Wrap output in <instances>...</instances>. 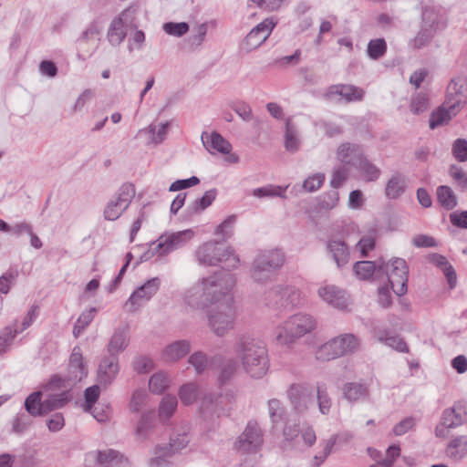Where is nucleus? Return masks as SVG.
Wrapping results in <instances>:
<instances>
[{"label": "nucleus", "mask_w": 467, "mask_h": 467, "mask_svg": "<svg viewBox=\"0 0 467 467\" xmlns=\"http://www.w3.org/2000/svg\"><path fill=\"white\" fill-rule=\"evenodd\" d=\"M127 36L126 24L120 16L114 17L109 24L107 38L112 47H119Z\"/></svg>", "instance_id": "nucleus-27"}, {"label": "nucleus", "mask_w": 467, "mask_h": 467, "mask_svg": "<svg viewBox=\"0 0 467 467\" xmlns=\"http://www.w3.org/2000/svg\"><path fill=\"white\" fill-rule=\"evenodd\" d=\"M67 375L62 377L59 374H53L45 385V389L47 390H59L61 389H70L76 385L75 382L67 381Z\"/></svg>", "instance_id": "nucleus-53"}, {"label": "nucleus", "mask_w": 467, "mask_h": 467, "mask_svg": "<svg viewBox=\"0 0 467 467\" xmlns=\"http://www.w3.org/2000/svg\"><path fill=\"white\" fill-rule=\"evenodd\" d=\"M364 156L363 150L358 144L346 142L342 143L337 149V158L339 161L354 167H358Z\"/></svg>", "instance_id": "nucleus-22"}, {"label": "nucleus", "mask_w": 467, "mask_h": 467, "mask_svg": "<svg viewBox=\"0 0 467 467\" xmlns=\"http://www.w3.org/2000/svg\"><path fill=\"white\" fill-rule=\"evenodd\" d=\"M436 33L434 29L421 26L416 36L410 41V45L414 48L420 49L431 42Z\"/></svg>", "instance_id": "nucleus-50"}, {"label": "nucleus", "mask_w": 467, "mask_h": 467, "mask_svg": "<svg viewBox=\"0 0 467 467\" xmlns=\"http://www.w3.org/2000/svg\"><path fill=\"white\" fill-rule=\"evenodd\" d=\"M190 350L191 343L189 340H177L165 348L162 353V358L166 361H177L185 357Z\"/></svg>", "instance_id": "nucleus-28"}, {"label": "nucleus", "mask_w": 467, "mask_h": 467, "mask_svg": "<svg viewBox=\"0 0 467 467\" xmlns=\"http://www.w3.org/2000/svg\"><path fill=\"white\" fill-rule=\"evenodd\" d=\"M129 344L130 337L128 329L119 327L114 330L109 343L106 345L104 353L119 358V354L128 348Z\"/></svg>", "instance_id": "nucleus-20"}, {"label": "nucleus", "mask_w": 467, "mask_h": 467, "mask_svg": "<svg viewBox=\"0 0 467 467\" xmlns=\"http://www.w3.org/2000/svg\"><path fill=\"white\" fill-rule=\"evenodd\" d=\"M337 439L336 436H331L322 451V452L316 454L313 458V462L311 467H319L331 453L334 445L336 444Z\"/></svg>", "instance_id": "nucleus-60"}, {"label": "nucleus", "mask_w": 467, "mask_h": 467, "mask_svg": "<svg viewBox=\"0 0 467 467\" xmlns=\"http://www.w3.org/2000/svg\"><path fill=\"white\" fill-rule=\"evenodd\" d=\"M284 254L278 249L260 253L252 265L253 279L256 282L268 280L284 265Z\"/></svg>", "instance_id": "nucleus-5"}, {"label": "nucleus", "mask_w": 467, "mask_h": 467, "mask_svg": "<svg viewBox=\"0 0 467 467\" xmlns=\"http://www.w3.org/2000/svg\"><path fill=\"white\" fill-rule=\"evenodd\" d=\"M337 347L342 350V356L353 353L358 347V339L353 334H344L336 337Z\"/></svg>", "instance_id": "nucleus-46"}, {"label": "nucleus", "mask_w": 467, "mask_h": 467, "mask_svg": "<svg viewBox=\"0 0 467 467\" xmlns=\"http://www.w3.org/2000/svg\"><path fill=\"white\" fill-rule=\"evenodd\" d=\"M276 24L277 21L273 17L263 20L246 35L243 40L242 47L246 52L258 48L269 37Z\"/></svg>", "instance_id": "nucleus-11"}, {"label": "nucleus", "mask_w": 467, "mask_h": 467, "mask_svg": "<svg viewBox=\"0 0 467 467\" xmlns=\"http://www.w3.org/2000/svg\"><path fill=\"white\" fill-rule=\"evenodd\" d=\"M162 28L166 34L181 37L189 31V24L186 22H167L163 24Z\"/></svg>", "instance_id": "nucleus-58"}, {"label": "nucleus", "mask_w": 467, "mask_h": 467, "mask_svg": "<svg viewBox=\"0 0 467 467\" xmlns=\"http://www.w3.org/2000/svg\"><path fill=\"white\" fill-rule=\"evenodd\" d=\"M218 191L215 188L210 189L204 194L194 200L188 207L189 214H197L208 208L216 199Z\"/></svg>", "instance_id": "nucleus-36"}, {"label": "nucleus", "mask_w": 467, "mask_h": 467, "mask_svg": "<svg viewBox=\"0 0 467 467\" xmlns=\"http://www.w3.org/2000/svg\"><path fill=\"white\" fill-rule=\"evenodd\" d=\"M453 157L460 162L467 161V140L457 139L454 140L451 149Z\"/></svg>", "instance_id": "nucleus-62"}, {"label": "nucleus", "mask_w": 467, "mask_h": 467, "mask_svg": "<svg viewBox=\"0 0 467 467\" xmlns=\"http://www.w3.org/2000/svg\"><path fill=\"white\" fill-rule=\"evenodd\" d=\"M439 204L446 211H451L458 205V199L450 186L440 185L436 189Z\"/></svg>", "instance_id": "nucleus-33"}, {"label": "nucleus", "mask_w": 467, "mask_h": 467, "mask_svg": "<svg viewBox=\"0 0 467 467\" xmlns=\"http://www.w3.org/2000/svg\"><path fill=\"white\" fill-rule=\"evenodd\" d=\"M384 270L381 275H387L392 291L398 296H404L408 291L409 266L403 258L395 257L388 263L382 262Z\"/></svg>", "instance_id": "nucleus-7"}, {"label": "nucleus", "mask_w": 467, "mask_h": 467, "mask_svg": "<svg viewBox=\"0 0 467 467\" xmlns=\"http://www.w3.org/2000/svg\"><path fill=\"white\" fill-rule=\"evenodd\" d=\"M386 454V458H384L382 461H378V463L371 464L369 467H392L395 461L400 455V445L392 444L389 446Z\"/></svg>", "instance_id": "nucleus-55"}, {"label": "nucleus", "mask_w": 467, "mask_h": 467, "mask_svg": "<svg viewBox=\"0 0 467 467\" xmlns=\"http://www.w3.org/2000/svg\"><path fill=\"white\" fill-rule=\"evenodd\" d=\"M387 52V43L384 38L371 39L368 43L367 55L370 59L378 60Z\"/></svg>", "instance_id": "nucleus-45"}, {"label": "nucleus", "mask_w": 467, "mask_h": 467, "mask_svg": "<svg viewBox=\"0 0 467 467\" xmlns=\"http://www.w3.org/2000/svg\"><path fill=\"white\" fill-rule=\"evenodd\" d=\"M99 384L92 385L84 391L83 409L86 412H91L94 405L98 401L100 394Z\"/></svg>", "instance_id": "nucleus-52"}, {"label": "nucleus", "mask_w": 467, "mask_h": 467, "mask_svg": "<svg viewBox=\"0 0 467 467\" xmlns=\"http://www.w3.org/2000/svg\"><path fill=\"white\" fill-rule=\"evenodd\" d=\"M467 422V405L462 401H457L452 407L442 411L441 422L435 428V435L444 438L447 429H455Z\"/></svg>", "instance_id": "nucleus-9"}, {"label": "nucleus", "mask_w": 467, "mask_h": 467, "mask_svg": "<svg viewBox=\"0 0 467 467\" xmlns=\"http://www.w3.org/2000/svg\"><path fill=\"white\" fill-rule=\"evenodd\" d=\"M429 108V99L423 93H419L414 96L411 99L410 110L419 115L424 111H426Z\"/></svg>", "instance_id": "nucleus-63"}, {"label": "nucleus", "mask_w": 467, "mask_h": 467, "mask_svg": "<svg viewBox=\"0 0 467 467\" xmlns=\"http://www.w3.org/2000/svg\"><path fill=\"white\" fill-rule=\"evenodd\" d=\"M18 277V270L16 267H10L5 274L0 276V293L6 295L11 285L14 284Z\"/></svg>", "instance_id": "nucleus-57"}, {"label": "nucleus", "mask_w": 467, "mask_h": 467, "mask_svg": "<svg viewBox=\"0 0 467 467\" xmlns=\"http://www.w3.org/2000/svg\"><path fill=\"white\" fill-rule=\"evenodd\" d=\"M406 190V182L404 177L397 172L391 176L385 187V194L389 199H398Z\"/></svg>", "instance_id": "nucleus-35"}, {"label": "nucleus", "mask_w": 467, "mask_h": 467, "mask_svg": "<svg viewBox=\"0 0 467 467\" xmlns=\"http://www.w3.org/2000/svg\"><path fill=\"white\" fill-rule=\"evenodd\" d=\"M441 24V14L438 9L433 6H425L422 8L421 13V26L430 29H434L436 32Z\"/></svg>", "instance_id": "nucleus-39"}, {"label": "nucleus", "mask_w": 467, "mask_h": 467, "mask_svg": "<svg viewBox=\"0 0 467 467\" xmlns=\"http://www.w3.org/2000/svg\"><path fill=\"white\" fill-rule=\"evenodd\" d=\"M212 368L219 370L218 381L220 385L230 382L238 369V362L234 358H224L222 355H214L210 360Z\"/></svg>", "instance_id": "nucleus-14"}, {"label": "nucleus", "mask_w": 467, "mask_h": 467, "mask_svg": "<svg viewBox=\"0 0 467 467\" xmlns=\"http://www.w3.org/2000/svg\"><path fill=\"white\" fill-rule=\"evenodd\" d=\"M384 270V265L381 263L377 265L372 261H359L356 262L353 265V271L357 277L360 280H368L376 273L381 276V271Z\"/></svg>", "instance_id": "nucleus-29"}, {"label": "nucleus", "mask_w": 467, "mask_h": 467, "mask_svg": "<svg viewBox=\"0 0 467 467\" xmlns=\"http://www.w3.org/2000/svg\"><path fill=\"white\" fill-rule=\"evenodd\" d=\"M327 249L331 254V256L338 268H342L348 264L350 254L348 246L345 241L339 239H329L327 242Z\"/></svg>", "instance_id": "nucleus-24"}, {"label": "nucleus", "mask_w": 467, "mask_h": 467, "mask_svg": "<svg viewBox=\"0 0 467 467\" xmlns=\"http://www.w3.org/2000/svg\"><path fill=\"white\" fill-rule=\"evenodd\" d=\"M445 451L451 459H462L467 454V436H458L451 440Z\"/></svg>", "instance_id": "nucleus-37"}, {"label": "nucleus", "mask_w": 467, "mask_h": 467, "mask_svg": "<svg viewBox=\"0 0 467 467\" xmlns=\"http://www.w3.org/2000/svg\"><path fill=\"white\" fill-rule=\"evenodd\" d=\"M223 396L216 393H204L200 397V413L207 420L227 415L229 409L223 404Z\"/></svg>", "instance_id": "nucleus-12"}, {"label": "nucleus", "mask_w": 467, "mask_h": 467, "mask_svg": "<svg viewBox=\"0 0 467 467\" xmlns=\"http://www.w3.org/2000/svg\"><path fill=\"white\" fill-rule=\"evenodd\" d=\"M202 141L204 147L210 151L211 150H216L223 154H228L232 150L231 143L226 140L219 132L213 131L211 135L207 132H202Z\"/></svg>", "instance_id": "nucleus-25"}, {"label": "nucleus", "mask_w": 467, "mask_h": 467, "mask_svg": "<svg viewBox=\"0 0 467 467\" xmlns=\"http://www.w3.org/2000/svg\"><path fill=\"white\" fill-rule=\"evenodd\" d=\"M265 304L276 310H292L301 303V293L288 285H275L265 293Z\"/></svg>", "instance_id": "nucleus-6"}, {"label": "nucleus", "mask_w": 467, "mask_h": 467, "mask_svg": "<svg viewBox=\"0 0 467 467\" xmlns=\"http://www.w3.org/2000/svg\"><path fill=\"white\" fill-rule=\"evenodd\" d=\"M192 236L193 232L190 229L161 235L158 239V247L162 248V254H168L183 246Z\"/></svg>", "instance_id": "nucleus-16"}, {"label": "nucleus", "mask_w": 467, "mask_h": 467, "mask_svg": "<svg viewBox=\"0 0 467 467\" xmlns=\"http://www.w3.org/2000/svg\"><path fill=\"white\" fill-rule=\"evenodd\" d=\"M178 394L184 405H191L200 395L198 385L194 382L186 383L180 388Z\"/></svg>", "instance_id": "nucleus-42"}, {"label": "nucleus", "mask_w": 467, "mask_h": 467, "mask_svg": "<svg viewBox=\"0 0 467 467\" xmlns=\"http://www.w3.org/2000/svg\"><path fill=\"white\" fill-rule=\"evenodd\" d=\"M325 178V174L321 172L313 174L304 181L303 188L309 192H316L323 185Z\"/></svg>", "instance_id": "nucleus-64"}, {"label": "nucleus", "mask_w": 467, "mask_h": 467, "mask_svg": "<svg viewBox=\"0 0 467 467\" xmlns=\"http://www.w3.org/2000/svg\"><path fill=\"white\" fill-rule=\"evenodd\" d=\"M330 93L339 95L347 102L360 101L364 97V90L353 85H334L330 87Z\"/></svg>", "instance_id": "nucleus-32"}, {"label": "nucleus", "mask_w": 467, "mask_h": 467, "mask_svg": "<svg viewBox=\"0 0 467 467\" xmlns=\"http://www.w3.org/2000/svg\"><path fill=\"white\" fill-rule=\"evenodd\" d=\"M319 296L327 304L338 309H345L348 305V295L345 290L330 285L318 289Z\"/></svg>", "instance_id": "nucleus-18"}, {"label": "nucleus", "mask_w": 467, "mask_h": 467, "mask_svg": "<svg viewBox=\"0 0 467 467\" xmlns=\"http://www.w3.org/2000/svg\"><path fill=\"white\" fill-rule=\"evenodd\" d=\"M126 209L119 204L118 200H111L108 202L104 210V218L108 221L117 220Z\"/></svg>", "instance_id": "nucleus-61"}, {"label": "nucleus", "mask_w": 467, "mask_h": 467, "mask_svg": "<svg viewBox=\"0 0 467 467\" xmlns=\"http://www.w3.org/2000/svg\"><path fill=\"white\" fill-rule=\"evenodd\" d=\"M343 397L349 402H356L365 399L368 395L366 385L358 382H348L342 389Z\"/></svg>", "instance_id": "nucleus-34"}, {"label": "nucleus", "mask_w": 467, "mask_h": 467, "mask_svg": "<svg viewBox=\"0 0 467 467\" xmlns=\"http://www.w3.org/2000/svg\"><path fill=\"white\" fill-rule=\"evenodd\" d=\"M465 90L466 88L461 78L451 79L447 87V102L451 104L452 101L461 99L462 104L463 99H465V96H463Z\"/></svg>", "instance_id": "nucleus-43"}, {"label": "nucleus", "mask_w": 467, "mask_h": 467, "mask_svg": "<svg viewBox=\"0 0 467 467\" xmlns=\"http://www.w3.org/2000/svg\"><path fill=\"white\" fill-rule=\"evenodd\" d=\"M188 362L194 368L197 374H202L207 368L208 358L203 352L196 351L189 357Z\"/></svg>", "instance_id": "nucleus-59"}, {"label": "nucleus", "mask_w": 467, "mask_h": 467, "mask_svg": "<svg viewBox=\"0 0 467 467\" xmlns=\"http://www.w3.org/2000/svg\"><path fill=\"white\" fill-rule=\"evenodd\" d=\"M235 352L244 372L251 378L262 379L267 373L269 358L263 341L244 336L236 343Z\"/></svg>", "instance_id": "nucleus-2"}, {"label": "nucleus", "mask_w": 467, "mask_h": 467, "mask_svg": "<svg viewBox=\"0 0 467 467\" xmlns=\"http://www.w3.org/2000/svg\"><path fill=\"white\" fill-rule=\"evenodd\" d=\"M190 442V438L188 433L182 432V433H177L173 434L170 438V443L169 446H157V452L161 451V450H167L168 452H165V455H172L176 452H179L182 449H184L188 443Z\"/></svg>", "instance_id": "nucleus-38"}, {"label": "nucleus", "mask_w": 467, "mask_h": 467, "mask_svg": "<svg viewBox=\"0 0 467 467\" xmlns=\"http://www.w3.org/2000/svg\"><path fill=\"white\" fill-rule=\"evenodd\" d=\"M83 359L80 347H74L69 357L67 372L66 374L67 376V381H73L77 384L87 377L88 367Z\"/></svg>", "instance_id": "nucleus-15"}, {"label": "nucleus", "mask_w": 467, "mask_h": 467, "mask_svg": "<svg viewBox=\"0 0 467 467\" xmlns=\"http://www.w3.org/2000/svg\"><path fill=\"white\" fill-rule=\"evenodd\" d=\"M120 370L119 358L104 353L97 369V382L107 388L110 386Z\"/></svg>", "instance_id": "nucleus-13"}, {"label": "nucleus", "mask_w": 467, "mask_h": 467, "mask_svg": "<svg viewBox=\"0 0 467 467\" xmlns=\"http://www.w3.org/2000/svg\"><path fill=\"white\" fill-rule=\"evenodd\" d=\"M204 305L219 303L209 314L212 330L219 337L234 327L235 308L229 292L235 285L234 275L220 273L202 280Z\"/></svg>", "instance_id": "nucleus-1"}, {"label": "nucleus", "mask_w": 467, "mask_h": 467, "mask_svg": "<svg viewBox=\"0 0 467 467\" xmlns=\"http://www.w3.org/2000/svg\"><path fill=\"white\" fill-rule=\"evenodd\" d=\"M306 390L300 384H292L287 391L288 398L298 413L305 412L314 404L313 398Z\"/></svg>", "instance_id": "nucleus-19"}, {"label": "nucleus", "mask_w": 467, "mask_h": 467, "mask_svg": "<svg viewBox=\"0 0 467 467\" xmlns=\"http://www.w3.org/2000/svg\"><path fill=\"white\" fill-rule=\"evenodd\" d=\"M160 286L161 279L159 277L150 278L131 293L126 304L130 303L133 307L132 311L136 310L140 306V301L150 300L158 292Z\"/></svg>", "instance_id": "nucleus-17"}, {"label": "nucleus", "mask_w": 467, "mask_h": 467, "mask_svg": "<svg viewBox=\"0 0 467 467\" xmlns=\"http://www.w3.org/2000/svg\"><path fill=\"white\" fill-rule=\"evenodd\" d=\"M154 417L151 413H143L136 428V435L146 439L150 429L153 427Z\"/></svg>", "instance_id": "nucleus-56"}, {"label": "nucleus", "mask_w": 467, "mask_h": 467, "mask_svg": "<svg viewBox=\"0 0 467 467\" xmlns=\"http://www.w3.org/2000/svg\"><path fill=\"white\" fill-rule=\"evenodd\" d=\"M135 195V187L132 183H123L118 192L119 204L122 205V209H127Z\"/></svg>", "instance_id": "nucleus-54"}, {"label": "nucleus", "mask_w": 467, "mask_h": 467, "mask_svg": "<svg viewBox=\"0 0 467 467\" xmlns=\"http://www.w3.org/2000/svg\"><path fill=\"white\" fill-rule=\"evenodd\" d=\"M169 378L164 372L154 373L149 380V389L154 394H161L169 387Z\"/></svg>", "instance_id": "nucleus-44"}, {"label": "nucleus", "mask_w": 467, "mask_h": 467, "mask_svg": "<svg viewBox=\"0 0 467 467\" xmlns=\"http://www.w3.org/2000/svg\"><path fill=\"white\" fill-rule=\"evenodd\" d=\"M461 105V99L452 101L448 109L444 106H440L436 110H433L430 116L429 126L431 130H435L444 124H448L452 116L456 115V109Z\"/></svg>", "instance_id": "nucleus-21"}, {"label": "nucleus", "mask_w": 467, "mask_h": 467, "mask_svg": "<svg viewBox=\"0 0 467 467\" xmlns=\"http://www.w3.org/2000/svg\"><path fill=\"white\" fill-rule=\"evenodd\" d=\"M317 400L319 411L324 415L328 414L330 411L332 402H331L330 397L328 396L327 387L325 386V384L317 383Z\"/></svg>", "instance_id": "nucleus-51"}, {"label": "nucleus", "mask_w": 467, "mask_h": 467, "mask_svg": "<svg viewBox=\"0 0 467 467\" xmlns=\"http://www.w3.org/2000/svg\"><path fill=\"white\" fill-rule=\"evenodd\" d=\"M195 256L200 265H217L219 263H224L228 268L226 273H230V268H236L239 264V257L234 254L230 248H223V244L216 241L204 243L195 252ZM221 272L217 273L219 275ZM216 273L213 275H215Z\"/></svg>", "instance_id": "nucleus-4"}, {"label": "nucleus", "mask_w": 467, "mask_h": 467, "mask_svg": "<svg viewBox=\"0 0 467 467\" xmlns=\"http://www.w3.org/2000/svg\"><path fill=\"white\" fill-rule=\"evenodd\" d=\"M316 320L308 314L298 313L288 317L282 326L276 327L275 340L278 344L289 346L298 338L316 328Z\"/></svg>", "instance_id": "nucleus-3"}, {"label": "nucleus", "mask_w": 467, "mask_h": 467, "mask_svg": "<svg viewBox=\"0 0 467 467\" xmlns=\"http://www.w3.org/2000/svg\"><path fill=\"white\" fill-rule=\"evenodd\" d=\"M43 392L36 390L30 393L24 401L26 411L34 418L44 417Z\"/></svg>", "instance_id": "nucleus-31"}, {"label": "nucleus", "mask_w": 467, "mask_h": 467, "mask_svg": "<svg viewBox=\"0 0 467 467\" xmlns=\"http://www.w3.org/2000/svg\"><path fill=\"white\" fill-rule=\"evenodd\" d=\"M264 443L263 431L257 421L251 420L234 442V449L240 453H256Z\"/></svg>", "instance_id": "nucleus-8"}, {"label": "nucleus", "mask_w": 467, "mask_h": 467, "mask_svg": "<svg viewBox=\"0 0 467 467\" xmlns=\"http://www.w3.org/2000/svg\"><path fill=\"white\" fill-rule=\"evenodd\" d=\"M177 405L178 400L174 395H166L160 403L159 416L166 419L171 418L175 412Z\"/></svg>", "instance_id": "nucleus-49"}, {"label": "nucleus", "mask_w": 467, "mask_h": 467, "mask_svg": "<svg viewBox=\"0 0 467 467\" xmlns=\"http://www.w3.org/2000/svg\"><path fill=\"white\" fill-rule=\"evenodd\" d=\"M339 201V193L336 190L324 192L317 198V207L320 210L329 211L335 208Z\"/></svg>", "instance_id": "nucleus-48"}, {"label": "nucleus", "mask_w": 467, "mask_h": 467, "mask_svg": "<svg viewBox=\"0 0 467 467\" xmlns=\"http://www.w3.org/2000/svg\"><path fill=\"white\" fill-rule=\"evenodd\" d=\"M268 414L272 429L277 428L287 419L286 409L278 399H271L267 401Z\"/></svg>", "instance_id": "nucleus-30"}, {"label": "nucleus", "mask_w": 467, "mask_h": 467, "mask_svg": "<svg viewBox=\"0 0 467 467\" xmlns=\"http://www.w3.org/2000/svg\"><path fill=\"white\" fill-rule=\"evenodd\" d=\"M96 313V307H90L81 313L73 327V335L75 337H79L85 328L92 322Z\"/></svg>", "instance_id": "nucleus-41"}, {"label": "nucleus", "mask_w": 467, "mask_h": 467, "mask_svg": "<svg viewBox=\"0 0 467 467\" xmlns=\"http://www.w3.org/2000/svg\"><path fill=\"white\" fill-rule=\"evenodd\" d=\"M366 182H376L381 171L375 164L369 161L365 156L357 167Z\"/></svg>", "instance_id": "nucleus-40"}, {"label": "nucleus", "mask_w": 467, "mask_h": 467, "mask_svg": "<svg viewBox=\"0 0 467 467\" xmlns=\"http://www.w3.org/2000/svg\"><path fill=\"white\" fill-rule=\"evenodd\" d=\"M285 147L290 152H296L299 148V140L296 138V130L288 119L285 122Z\"/></svg>", "instance_id": "nucleus-47"}, {"label": "nucleus", "mask_w": 467, "mask_h": 467, "mask_svg": "<svg viewBox=\"0 0 467 467\" xmlns=\"http://www.w3.org/2000/svg\"><path fill=\"white\" fill-rule=\"evenodd\" d=\"M128 463V459L113 449L90 452L85 458L86 467H124Z\"/></svg>", "instance_id": "nucleus-10"}, {"label": "nucleus", "mask_w": 467, "mask_h": 467, "mask_svg": "<svg viewBox=\"0 0 467 467\" xmlns=\"http://www.w3.org/2000/svg\"><path fill=\"white\" fill-rule=\"evenodd\" d=\"M283 437L284 440L282 441V447L284 449H296L298 451H303V448L299 444V433H300V425L298 420L291 421L286 420L283 422Z\"/></svg>", "instance_id": "nucleus-23"}, {"label": "nucleus", "mask_w": 467, "mask_h": 467, "mask_svg": "<svg viewBox=\"0 0 467 467\" xmlns=\"http://www.w3.org/2000/svg\"><path fill=\"white\" fill-rule=\"evenodd\" d=\"M72 399L69 389H66L60 393L51 394L43 400L44 415L47 416L50 412L66 407Z\"/></svg>", "instance_id": "nucleus-26"}]
</instances>
